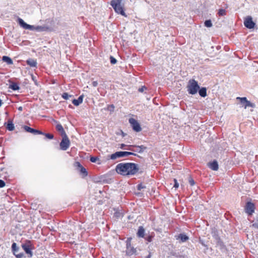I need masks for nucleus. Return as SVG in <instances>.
<instances>
[{
	"mask_svg": "<svg viewBox=\"0 0 258 258\" xmlns=\"http://www.w3.org/2000/svg\"><path fill=\"white\" fill-rule=\"evenodd\" d=\"M12 248L13 250L14 254H16V253H17L18 250V248L17 247V244L16 243H13Z\"/></svg>",
	"mask_w": 258,
	"mask_h": 258,
	"instance_id": "22",
	"label": "nucleus"
},
{
	"mask_svg": "<svg viewBox=\"0 0 258 258\" xmlns=\"http://www.w3.org/2000/svg\"><path fill=\"white\" fill-rule=\"evenodd\" d=\"M186 88L189 94L194 95L198 92L200 86L197 81L194 79H190L188 82Z\"/></svg>",
	"mask_w": 258,
	"mask_h": 258,
	"instance_id": "3",
	"label": "nucleus"
},
{
	"mask_svg": "<svg viewBox=\"0 0 258 258\" xmlns=\"http://www.w3.org/2000/svg\"><path fill=\"white\" fill-rule=\"evenodd\" d=\"M70 140L67 135L63 136L62 140L60 143V149L62 150H66L70 146Z\"/></svg>",
	"mask_w": 258,
	"mask_h": 258,
	"instance_id": "7",
	"label": "nucleus"
},
{
	"mask_svg": "<svg viewBox=\"0 0 258 258\" xmlns=\"http://www.w3.org/2000/svg\"><path fill=\"white\" fill-rule=\"evenodd\" d=\"M98 160H99L98 158H97L96 157H92L90 158V161L93 163L96 162Z\"/></svg>",
	"mask_w": 258,
	"mask_h": 258,
	"instance_id": "30",
	"label": "nucleus"
},
{
	"mask_svg": "<svg viewBox=\"0 0 258 258\" xmlns=\"http://www.w3.org/2000/svg\"><path fill=\"white\" fill-rule=\"evenodd\" d=\"M131 155H135V154L132 152L126 151L116 152L110 155V159L112 160H115L118 158L127 156Z\"/></svg>",
	"mask_w": 258,
	"mask_h": 258,
	"instance_id": "6",
	"label": "nucleus"
},
{
	"mask_svg": "<svg viewBox=\"0 0 258 258\" xmlns=\"http://www.w3.org/2000/svg\"><path fill=\"white\" fill-rule=\"evenodd\" d=\"M209 167L213 170L216 171L218 169V164L217 161H213L209 164Z\"/></svg>",
	"mask_w": 258,
	"mask_h": 258,
	"instance_id": "13",
	"label": "nucleus"
},
{
	"mask_svg": "<svg viewBox=\"0 0 258 258\" xmlns=\"http://www.w3.org/2000/svg\"><path fill=\"white\" fill-rule=\"evenodd\" d=\"M22 247L26 253L29 254L30 256H32V253L31 251V244L30 242H27L22 245Z\"/></svg>",
	"mask_w": 258,
	"mask_h": 258,
	"instance_id": "11",
	"label": "nucleus"
},
{
	"mask_svg": "<svg viewBox=\"0 0 258 258\" xmlns=\"http://www.w3.org/2000/svg\"><path fill=\"white\" fill-rule=\"evenodd\" d=\"M78 166L80 168V172L84 176L87 175V172L85 168L82 167L79 163H78Z\"/></svg>",
	"mask_w": 258,
	"mask_h": 258,
	"instance_id": "21",
	"label": "nucleus"
},
{
	"mask_svg": "<svg viewBox=\"0 0 258 258\" xmlns=\"http://www.w3.org/2000/svg\"><path fill=\"white\" fill-rule=\"evenodd\" d=\"M174 187L175 188H177L179 187V184L177 182V181L176 179H174Z\"/></svg>",
	"mask_w": 258,
	"mask_h": 258,
	"instance_id": "32",
	"label": "nucleus"
},
{
	"mask_svg": "<svg viewBox=\"0 0 258 258\" xmlns=\"http://www.w3.org/2000/svg\"><path fill=\"white\" fill-rule=\"evenodd\" d=\"M178 238L181 242H185L188 239V237L185 234H180L178 236Z\"/></svg>",
	"mask_w": 258,
	"mask_h": 258,
	"instance_id": "19",
	"label": "nucleus"
},
{
	"mask_svg": "<svg viewBox=\"0 0 258 258\" xmlns=\"http://www.w3.org/2000/svg\"><path fill=\"white\" fill-rule=\"evenodd\" d=\"M45 136L49 139H52L53 138V136L52 134H46Z\"/></svg>",
	"mask_w": 258,
	"mask_h": 258,
	"instance_id": "31",
	"label": "nucleus"
},
{
	"mask_svg": "<svg viewBox=\"0 0 258 258\" xmlns=\"http://www.w3.org/2000/svg\"><path fill=\"white\" fill-rule=\"evenodd\" d=\"M125 146H126V145H125V144H120V148L121 149H123V148H124V147Z\"/></svg>",
	"mask_w": 258,
	"mask_h": 258,
	"instance_id": "40",
	"label": "nucleus"
},
{
	"mask_svg": "<svg viewBox=\"0 0 258 258\" xmlns=\"http://www.w3.org/2000/svg\"><path fill=\"white\" fill-rule=\"evenodd\" d=\"M15 255L18 258H23L24 257V254L22 253L17 254V253H16V254Z\"/></svg>",
	"mask_w": 258,
	"mask_h": 258,
	"instance_id": "34",
	"label": "nucleus"
},
{
	"mask_svg": "<svg viewBox=\"0 0 258 258\" xmlns=\"http://www.w3.org/2000/svg\"><path fill=\"white\" fill-rule=\"evenodd\" d=\"M129 122L135 131L139 132L141 131L142 128L137 120L133 118H131L129 119Z\"/></svg>",
	"mask_w": 258,
	"mask_h": 258,
	"instance_id": "8",
	"label": "nucleus"
},
{
	"mask_svg": "<svg viewBox=\"0 0 258 258\" xmlns=\"http://www.w3.org/2000/svg\"><path fill=\"white\" fill-rule=\"evenodd\" d=\"M17 21L20 26L25 29L30 30L32 31H37L38 32L47 31L50 30L49 28L47 26H35L33 25H30L29 24H28L26 23H25L22 19L20 18H18Z\"/></svg>",
	"mask_w": 258,
	"mask_h": 258,
	"instance_id": "2",
	"label": "nucleus"
},
{
	"mask_svg": "<svg viewBox=\"0 0 258 258\" xmlns=\"http://www.w3.org/2000/svg\"><path fill=\"white\" fill-rule=\"evenodd\" d=\"M71 97L72 95H69L67 93H63L62 94V97L66 100L69 99Z\"/></svg>",
	"mask_w": 258,
	"mask_h": 258,
	"instance_id": "25",
	"label": "nucleus"
},
{
	"mask_svg": "<svg viewBox=\"0 0 258 258\" xmlns=\"http://www.w3.org/2000/svg\"><path fill=\"white\" fill-rule=\"evenodd\" d=\"M147 239L149 242H151L152 240V236H149Z\"/></svg>",
	"mask_w": 258,
	"mask_h": 258,
	"instance_id": "41",
	"label": "nucleus"
},
{
	"mask_svg": "<svg viewBox=\"0 0 258 258\" xmlns=\"http://www.w3.org/2000/svg\"><path fill=\"white\" fill-rule=\"evenodd\" d=\"M7 128L10 131H13L14 128V126L13 123H8L7 125Z\"/></svg>",
	"mask_w": 258,
	"mask_h": 258,
	"instance_id": "27",
	"label": "nucleus"
},
{
	"mask_svg": "<svg viewBox=\"0 0 258 258\" xmlns=\"http://www.w3.org/2000/svg\"><path fill=\"white\" fill-rule=\"evenodd\" d=\"M122 1V0H112L111 5L117 13L126 16L121 5Z\"/></svg>",
	"mask_w": 258,
	"mask_h": 258,
	"instance_id": "4",
	"label": "nucleus"
},
{
	"mask_svg": "<svg viewBox=\"0 0 258 258\" xmlns=\"http://www.w3.org/2000/svg\"><path fill=\"white\" fill-rule=\"evenodd\" d=\"M92 85L94 87H96L98 85V83L97 81H94L92 83Z\"/></svg>",
	"mask_w": 258,
	"mask_h": 258,
	"instance_id": "38",
	"label": "nucleus"
},
{
	"mask_svg": "<svg viewBox=\"0 0 258 258\" xmlns=\"http://www.w3.org/2000/svg\"><path fill=\"white\" fill-rule=\"evenodd\" d=\"M244 26L248 29L254 28L255 23L252 21V18L250 16L246 17L244 21Z\"/></svg>",
	"mask_w": 258,
	"mask_h": 258,
	"instance_id": "9",
	"label": "nucleus"
},
{
	"mask_svg": "<svg viewBox=\"0 0 258 258\" xmlns=\"http://www.w3.org/2000/svg\"><path fill=\"white\" fill-rule=\"evenodd\" d=\"M236 100H238L240 101L241 106L243 107L245 109L248 107L252 108L255 107V104L247 100L246 97H238L236 98Z\"/></svg>",
	"mask_w": 258,
	"mask_h": 258,
	"instance_id": "5",
	"label": "nucleus"
},
{
	"mask_svg": "<svg viewBox=\"0 0 258 258\" xmlns=\"http://www.w3.org/2000/svg\"><path fill=\"white\" fill-rule=\"evenodd\" d=\"M199 94L201 96L205 97L207 96V91L205 88H202L198 90Z\"/></svg>",
	"mask_w": 258,
	"mask_h": 258,
	"instance_id": "16",
	"label": "nucleus"
},
{
	"mask_svg": "<svg viewBox=\"0 0 258 258\" xmlns=\"http://www.w3.org/2000/svg\"><path fill=\"white\" fill-rule=\"evenodd\" d=\"M189 182L191 185H193L195 184L194 180L191 178L189 180Z\"/></svg>",
	"mask_w": 258,
	"mask_h": 258,
	"instance_id": "36",
	"label": "nucleus"
},
{
	"mask_svg": "<svg viewBox=\"0 0 258 258\" xmlns=\"http://www.w3.org/2000/svg\"><path fill=\"white\" fill-rule=\"evenodd\" d=\"M135 147L137 148L136 151L139 153L143 152L146 149V147L144 146H137Z\"/></svg>",
	"mask_w": 258,
	"mask_h": 258,
	"instance_id": "20",
	"label": "nucleus"
},
{
	"mask_svg": "<svg viewBox=\"0 0 258 258\" xmlns=\"http://www.w3.org/2000/svg\"><path fill=\"white\" fill-rule=\"evenodd\" d=\"M110 62L112 64H115L116 62V60L114 57H110Z\"/></svg>",
	"mask_w": 258,
	"mask_h": 258,
	"instance_id": "33",
	"label": "nucleus"
},
{
	"mask_svg": "<svg viewBox=\"0 0 258 258\" xmlns=\"http://www.w3.org/2000/svg\"><path fill=\"white\" fill-rule=\"evenodd\" d=\"M83 98H84V95H82L78 98V99H74L72 101L73 104L75 106L79 105L80 104H81L83 102Z\"/></svg>",
	"mask_w": 258,
	"mask_h": 258,
	"instance_id": "12",
	"label": "nucleus"
},
{
	"mask_svg": "<svg viewBox=\"0 0 258 258\" xmlns=\"http://www.w3.org/2000/svg\"><path fill=\"white\" fill-rule=\"evenodd\" d=\"M145 230L143 227L141 226L139 227L138 231L137 232V235L140 237H143L144 236Z\"/></svg>",
	"mask_w": 258,
	"mask_h": 258,
	"instance_id": "17",
	"label": "nucleus"
},
{
	"mask_svg": "<svg viewBox=\"0 0 258 258\" xmlns=\"http://www.w3.org/2000/svg\"><path fill=\"white\" fill-rule=\"evenodd\" d=\"M56 128L61 133L62 136H64L65 135H66L62 126L60 124L57 123L56 125Z\"/></svg>",
	"mask_w": 258,
	"mask_h": 258,
	"instance_id": "14",
	"label": "nucleus"
},
{
	"mask_svg": "<svg viewBox=\"0 0 258 258\" xmlns=\"http://www.w3.org/2000/svg\"><path fill=\"white\" fill-rule=\"evenodd\" d=\"M218 14L220 16H224V15H225L226 14V12L223 9H220L219 11Z\"/></svg>",
	"mask_w": 258,
	"mask_h": 258,
	"instance_id": "29",
	"label": "nucleus"
},
{
	"mask_svg": "<svg viewBox=\"0 0 258 258\" xmlns=\"http://www.w3.org/2000/svg\"><path fill=\"white\" fill-rule=\"evenodd\" d=\"M144 188V186H142V184H139L138 186V188L139 190H141V189Z\"/></svg>",
	"mask_w": 258,
	"mask_h": 258,
	"instance_id": "37",
	"label": "nucleus"
},
{
	"mask_svg": "<svg viewBox=\"0 0 258 258\" xmlns=\"http://www.w3.org/2000/svg\"><path fill=\"white\" fill-rule=\"evenodd\" d=\"M139 91L140 92H143L144 91V88H140Z\"/></svg>",
	"mask_w": 258,
	"mask_h": 258,
	"instance_id": "42",
	"label": "nucleus"
},
{
	"mask_svg": "<svg viewBox=\"0 0 258 258\" xmlns=\"http://www.w3.org/2000/svg\"><path fill=\"white\" fill-rule=\"evenodd\" d=\"M27 63L28 65L32 67H35L36 66L37 62L35 60L33 59H29L27 60Z\"/></svg>",
	"mask_w": 258,
	"mask_h": 258,
	"instance_id": "15",
	"label": "nucleus"
},
{
	"mask_svg": "<svg viewBox=\"0 0 258 258\" xmlns=\"http://www.w3.org/2000/svg\"><path fill=\"white\" fill-rule=\"evenodd\" d=\"M24 128L25 130L28 132H30V133H34V132H35V130H34L29 126H24Z\"/></svg>",
	"mask_w": 258,
	"mask_h": 258,
	"instance_id": "24",
	"label": "nucleus"
},
{
	"mask_svg": "<svg viewBox=\"0 0 258 258\" xmlns=\"http://www.w3.org/2000/svg\"><path fill=\"white\" fill-rule=\"evenodd\" d=\"M5 182L3 180L0 179V187H3L5 186Z\"/></svg>",
	"mask_w": 258,
	"mask_h": 258,
	"instance_id": "35",
	"label": "nucleus"
},
{
	"mask_svg": "<svg viewBox=\"0 0 258 258\" xmlns=\"http://www.w3.org/2000/svg\"><path fill=\"white\" fill-rule=\"evenodd\" d=\"M255 207L253 203L247 202L245 206L246 213L249 215H251L254 211Z\"/></svg>",
	"mask_w": 258,
	"mask_h": 258,
	"instance_id": "10",
	"label": "nucleus"
},
{
	"mask_svg": "<svg viewBox=\"0 0 258 258\" xmlns=\"http://www.w3.org/2000/svg\"><path fill=\"white\" fill-rule=\"evenodd\" d=\"M10 88L11 89H13V90H18L19 89V86L16 84H11L10 85Z\"/></svg>",
	"mask_w": 258,
	"mask_h": 258,
	"instance_id": "23",
	"label": "nucleus"
},
{
	"mask_svg": "<svg viewBox=\"0 0 258 258\" xmlns=\"http://www.w3.org/2000/svg\"><path fill=\"white\" fill-rule=\"evenodd\" d=\"M252 226V227L258 229V218L255 220Z\"/></svg>",
	"mask_w": 258,
	"mask_h": 258,
	"instance_id": "28",
	"label": "nucleus"
},
{
	"mask_svg": "<svg viewBox=\"0 0 258 258\" xmlns=\"http://www.w3.org/2000/svg\"><path fill=\"white\" fill-rule=\"evenodd\" d=\"M118 174L123 176L135 174L138 170L137 165L133 163H120L115 168Z\"/></svg>",
	"mask_w": 258,
	"mask_h": 258,
	"instance_id": "1",
	"label": "nucleus"
},
{
	"mask_svg": "<svg viewBox=\"0 0 258 258\" xmlns=\"http://www.w3.org/2000/svg\"><path fill=\"white\" fill-rule=\"evenodd\" d=\"M2 60L4 61L7 62L9 64H11L13 63V61H12V59L8 56H4L2 58Z\"/></svg>",
	"mask_w": 258,
	"mask_h": 258,
	"instance_id": "18",
	"label": "nucleus"
},
{
	"mask_svg": "<svg viewBox=\"0 0 258 258\" xmlns=\"http://www.w3.org/2000/svg\"><path fill=\"white\" fill-rule=\"evenodd\" d=\"M110 107H112V108H114V106L113 105H110Z\"/></svg>",
	"mask_w": 258,
	"mask_h": 258,
	"instance_id": "44",
	"label": "nucleus"
},
{
	"mask_svg": "<svg viewBox=\"0 0 258 258\" xmlns=\"http://www.w3.org/2000/svg\"><path fill=\"white\" fill-rule=\"evenodd\" d=\"M205 25L207 27H211L212 26V23L211 21V20H206L205 22Z\"/></svg>",
	"mask_w": 258,
	"mask_h": 258,
	"instance_id": "26",
	"label": "nucleus"
},
{
	"mask_svg": "<svg viewBox=\"0 0 258 258\" xmlns=\"http://www.w3.org/2000/svg\"><path fill=\"white\" fill-rule=\"evenodd\" d=\"M33 133H37L38 134H43L42 133L41 131L35 130V132H34Z\"/></svg>",
	"mask_w": 258,
	"mask_h": 258,
	"instance_id": "39",
	"label": "nucleus"
},
{
	"mask_svg": "<svg viewBox=\"0 0 258 258\" xmlns=\"http://www.w3.org/2000/svg\"><path fill=\"white\" fill-rule=\"evenodd\" d=\"M18 109H19V110H22V107H19Z\"/></svg>",
	"mask_w": 258,
	"mask_h": 258,
	"instance_id": "43",
	"label": "nucleus"
}]
</instances>
